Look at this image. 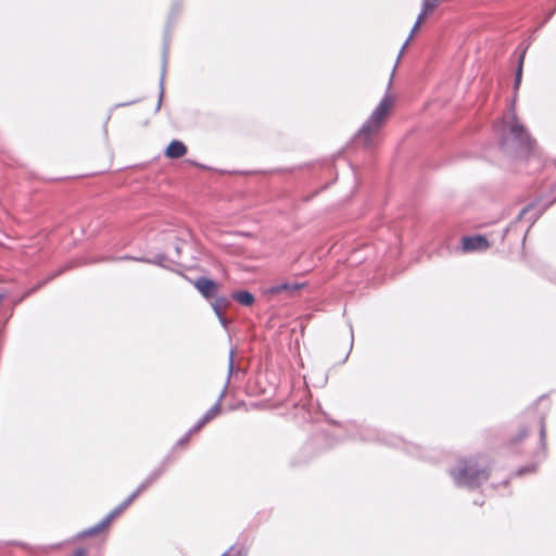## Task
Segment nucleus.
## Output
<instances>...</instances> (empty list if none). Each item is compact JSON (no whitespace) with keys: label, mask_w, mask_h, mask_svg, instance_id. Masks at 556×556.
<instances>
[{"label":"nucleus","mask_w":556,"mask_h":556,"mask_svg":"<svg viewBox=\"0 0 556 556\" xmlns=\"http://www.w3.org/2000/svg\"><path fill=\"white\" fill-rule=\"evenodd\" d=\"M200 429H201V427H200V426H199V424L197 422V424H195V425H194V426H193V427H192L188 432H189L190 434H192V433L198 432Z\"/></svg>","instance_id":"obj_27"},{"label":"nucleus","mask_w":556,"mask_h":556,"mask_svg":"<svg viewBox=\"0 0 556 556\" xmlns=\"http://www.w3.org/2000/svg\"><path fill=\"white\" fill-rule=\"evenodd\" d=\"M86 555H87V551L83 547H79V548L75 549L71 556H86Z\"/></svg>","instance_id":"obj_24"},{"label":"nucleus","mask_w":556,"mask_h":556,"mask_svg":"<svg viewBox=\"0 0 556 556\" xmlns=\"http://www.w3.org/2000/svg\"><path fill=\"white\" fill-rule=\"evenodd\" d=\"M166 256L163 254H157L153 258H148L147 263L155 264L162 267H166L165 265Z\"/></svg>","instance_id":"obj_20"},{"label":"nucleus","mask_w":556,"mask_h":556,"mask_svg":"<svg viewBox=\"0 0 556 556\" xmlns=\"http://www.w3.org/2000/svg\"><path fill=\"white\" fill-rule=\"evenodd\" d=\"M434 8H435V1L434 0H424L421 12L418 14L417 21H416L415 25L413 26V29L410 31V35H409L408 39L405 41L404 46L402 47V50H404L405 47L408 45V41L414 36L415 31L419 28V26H420L422 20L425 18V16L428 13L432 12L434 10Z\"/></svg>","instance_id":"obj_9"},{"label":"nucleus","mask_w":556,"mask_h":556,"mask_svg":"<svg viewBox=\"0 0 556 556\" xmlns=\"http://www.w3.org/2000/svg\"><path fill=\"white\" fill-rule=\"evenodd\" d=\"M131 503H128V497L119 504L116 508H114L109 515H106L100 522L94 525L93 527L88 528L87 530L83 531L79 536L86 538L91 536L100 533L103 531L111 521L117 517L119 514H122Z\"/></svg>","instance_id":"obj_4"},{"label":"nucleus","mask_w":556,"mask_h":556,"mask_svg":"<svg viewBox=\"0 0 556 556\" xmlns=\"http://www.w3.org/2000/svg\"><path fill=\"white\" fill-rule=\"evenodd\" d=\"M150 482L148 480H143L138 488L128 496V503H132L143 491H146L150 486Z\"/></svg>","instance_id":"obj_18"},{"label":"nucleus","mask_w":556,"mask_h":556,"mask_svg":"<svg viewBox=\"0 0 556 556\" xmlns=\"http://www.w3.org/2000/svg\"><path fill=\"white\" fill-rule=\"evenodd\" d=\"M505 124L517 148L527 153H531L534 149V140L525 126L518 121L514 110H511L510 116Z\"/></svg>","instance_id":"obj_3"},{"label":"nucleus","mask_w":556,"mask_h":556,"mask_svg":"<svg viewBox=\"0 0 556 556\" xmlns=\"http://www.w3.org/2000/svg\"><path fill=\"white\" fill-rule=\"evenodd\" d=\"M533 211V205L530 204L526 207H523L520 213L518 214L517 216V220H520V219H523L526 218L529 214H531V216H529V219L531 220V225L539 218L540 214L541 213H532Z\"/></svg>","instance_id":"obj_15"},{"label":"nucleus","mask_w":556,"mask_h":556,"mask_svg":"<svg viewBox=\"0 0 556 556\" xmlns=\"http://www.w3.org/2000/svg\"><path fill=\"white\" fill-rule=\"evenodd\" d=\"M167 54H168V40L165 38L164 40V48H163V65H162V74L160 79V97L156 105V111L160 110L162 104V99L164 94V78H165V71L167 65Z\"/></svg>","instance_id":"obj_11"},{"label":"nucleus","mask_w":556,"mask_h":556,"mask_svg":"<svg viewBox=\"0 0 556 556\" xmlns=\"http://www.w3.org/2000/svg\"><path fill=\"white\" fill-rule=\"evenodd\" d=\"M304 287V283H298V282H285L279 283L270 288L271 293H282V292H289L294 293L302 289Z\"/></svg>","instance_id":"obj_12"},{"label":"nucleus","mask_w":556,"mask_h":556,"mask_svg":"<svg viewBox=\"0 0 556 556\" xmlns=\"http://www.w3.org/2000/svg\"><path fill=\"white\" fill-rule=\"evenodd\" d=\"M454 483L460 488L476 489L490 477L486 462L480 457L459 459L457 465L450 469Z\"/></svg>","instance_id":"obj_1"},{"label":"nucleus","mask_w":556,"mask_h":556,"mask_svg":"<svg viewBox=\"0 0 556 556\" xmlns=\"http://www.w3.org/2000/svg\"><path fill=\"white\" fill-rule=\"evenodd\" d=\"M392 104V98L386 94L355 135L353 141L356 146H361L364 149H371L374 147L375 138L382 128Z\"/></svg>","instance_id":"obj_2"},{"label":"nucleus","mask_w":556,"mask_h":556,"mask_svg":"<svg viewBox=\"0 0 556 556\" xmlns=\"http://www.w3.org/2000/svg\"><path fill=\"white\" fill-rule=\"evenodd\" d=\"M175 251H176L177 255H180L181 250H180V247H179V245H176V247H175Z\"/></svg>","instance_id":"obj_29"},{"label":"nucleus","mask_w":556,"mask_h":556,"mask_svg":"<svg viewBox=\"0 0 556 556\" xmlns=\"http://www.w3.org/2000/svg\"><path fill=\"white\" fill-rule=\"evenodd\" d=\"M527 435H528V430L527 429H522V430H520V432H519L518 437L515 439V441L516 442L521 441Z\"/></svg>","instance_id":"obj_25"},{"label":"nucleus","mask_w":556,"mask_h":556,"mask_svg":"<svg viewBox=\"0 0 556 556\" xmlns=\"http://www.w3.org/2000/svg\"><path fill=\"white\" fill-rule=\"evenodd\" d=\"M103 261H135V262H148V257H137V256H130V255H124L118 258H112V257H103Z\"/></svg>","instance_id":"obj_19"},{"label":"nucleus","mask_w":556,"mask_h":556,"mask_svg":"<svg viewBox=\"0 0 556 556\" xmlns=\"http://www.w3.org/2000/svg\"><path fill=\"white\" fill-rule=\"evenodd\" d=\"M135 102H136V101L126 102V103H124L123 105H129V104L135 103Z\"/></svg>","instance_id":"obj_30"},{"label":"nucleus","mask_w":556,"mask_h":556,"mask_svg":"<svg viewBox=\"0 0 556 556\" xmlns=\"http://www.w3.org/2000/svg\"><path fill=\"white\" fill-rule=\"evenodd\" d=\"M545 448H546V427L544 418L540 419V447L535 453V457H539L540 460L545 457Z\"/></svg>","instance_id":"obj_13"},{"label":"nucleus","mask_w":556,"mask_h":556,"mask_svg":"<svg viewBox=\"0 0 556 556\" xmlns=\"http://www.w3.org/2000/svg\"><path fill=\"white\" fill-rule=\"evenodd\" d=\"M190 433H186L179 441H178V444L179 445H182V444H186L188 441H189V438H190Z\"/></svg>","instance_id":"obj_26"},{"label":"nucleus","mask_w":556,"mask_h":556,"mask_svg":"<svg viewBox=\"0 0 556 556\" xmlns=\"http://www.w3.org/2000/svg\"><path fill=\"white\" fill-rule=\"evenodd\" d=\"M187 153V147L182 141L173 140L165 150V155L169 159H179Z\"/></svg>","instance_id":"obj_10"},{"label":"nucleus","mask_w":556,"mask_h":556,"mask_svg":"<svg viewBox=\"0 0 556 556\" xmlns=\"http://www.w3.org/2000/svg\"><path fill=\"white\" fill-rule=\"evenodd\" d=\"M525 54H526V49L521 52V54L519 56V60H518V66H517V70H516V76H515V83H514L515 90H517L519 88L520 83H521L522 65H523Z\"/></svg>","instance_id":"obj_16"},{"label":"nucleus","mask_w":556,"mask_h":556,"mask_svg":"<svg viewBox=\"0 0 556 556\" xmlns=\"http://www.w3.org/2000/svg\"><path fill=\"white\" fill-rule=\"evenodd\" d=\"M208 421L207 420H204V417L202 416L201 419L198 421L199 426L202 428L203 426H205Z\"/></svg>","instance_id":"obj_28"},{"label":"nucleus","mask_w":556,"mask_h":556,"mask_svg":"<svg viewBox=\"0 0 556 556\" xmlns=\"http://www.w3.org/2000/svg\"><path fill=\"white\" fill-rule=\"evenodd\" d=\"M62 271H63V269H60V270H59V271H56L55 274H53V275L49 276L46 280L41 281L37 287L31 288V289H30V290H29V291L24 295V298H25V296H27V295H29V294H31L33 292H35L37 289H39L41 286H43L45 283H47L49 280H51V279H53L54 277H56L58 275H60Z\"/></svg>","instance_id":"obj_21"},{"label":"nucleus","mask_w":556,"mask_h":556,"mask_svg":"<svg viewBox=\"0 0 556 556\" xmlns=\"http://www.w3.org/2000/svg\"><path fill=\"white\" fill-rule=\"evenodd\" d=\"M233 357H235V352L231 350L230 353H229V359H228L227 381H226V383L224 386L223 391L220 392V394L218 396L217 402L203 415L204 420L211 421L212 419H214L220 413L222 401H223V399H224V396L226 394L230 377H231V375L235 371V361H233Z\"/></svg>","instance_id":"obj_5"},{"label":"nucleus","mask_w":556,"mask_h":556,"mask_svg":"<svg viewBox=\"0 0 556 556\" xmlns=\"http://www.w3.org/2000/svg\"><path fill=\"white\" fill-rule=\"evenodd\" d=\"M535 468H536V465L531 464V465H528V466H525V467H521L520 469H518L516 475L522 476L523 473H527V472H533L535 470Z\"/></svg>","instance_id":"obj_23"},{"label":"nucleus","mask_w":556,"mask_h":556,"mask_svg":"<svg viewBox=\"0 0 556 556\" xmlns=\"http://www.w3.org/2000/svg\"><path fill=\"white\" fill-rule=\"evenodd\" d=\"M193 286L203 295V298L207 300L216 298L218 294V285L214 280L204 276L199 277L193 282Z\"/></svg>","instance_id":"obj_6"},{"label":"nucleus","mask_w":556,"mask_h":556,"mask_svg":"<svg viewBox=\"0 0 556 556\" xmlns=\"http://www.w3.org/2000/svg\"><path fill=\"white\" fill-rule=\"evenodd\" d=\"M15 544H16V545H20V546L25 547V544H23V543H21V542H17V543H15Z\"/></svg>","instance_id":"obj_31"},{"label":"nucleus","mask_w":556,"mask_h":556,"mask_svg":"<svg viewBox=\"0 0 556 556\" xmlns=\"http://www.w3.org/2000/svg\"><path fill=\"white\" fill-rule=\"evenodd\" d=\"M489 248L488 239L484 236H470L462 239V249L465 252L484 251Z\"/></svg>","instance_id":"obj_7"},{"label":"nucleus","mask_w":556,"mask_h":556,"mask_svg":"<svg viewBox=\"0 0 556 556\" xmlns=\"http://www.w3.org/2000/svg\"><path fill=\"white\" fill-rule=\"evenodd\" d=\"M231 298L244 306H250L254 303V295L245 290L235 291Z\"/></svg>","instance_id":"obj_14"},{"label":"nucleus","mask_w":556,"mask_h":556,"mask_svg":"<svg viewBox=\"0 0 556 556\" xmlns=\"http://www.w3.org/2000/svg\"><path fill=\"white\" fill-rule=\"evenodd\" d=\"M166 469V463L164 462L162 465H160L157 468H155L147 478L150 482V484L154 483L165 471Z\"/></svg>","instance_id":"obj_17"},{"label":"nucleus","mask_w":556,"mask_h":556,"mask_svg":"<svg viewBox=\"0 0 556 556\" xmlns=\"http://www.w3.org/2000/svg\"><path fill=\"white\" fill-rule=\"evenodd\" d=\"M223 556H245V553L243 549H237L236 547H230L228 551H226Z\"/></svg>","instance_id":"obj_22"},{"label":"nucleus","mask_w":556,"mask_h":556,"mask_svg":"<svg viewBox=\"0 0 556 556\" xmlns=\"http://www.w3.org/2000/svg\"><path fill=\"white\" fill-rule=\"evenodd\" d=\"M214 301L212 302V308L215 312L216 316L218 317L220 324L226 327L227 326V318L224 315V311L229 306L230 301L225 295H216V298H213Z\"/></svg>","instance_id":"obj_8"}]
</instances>
